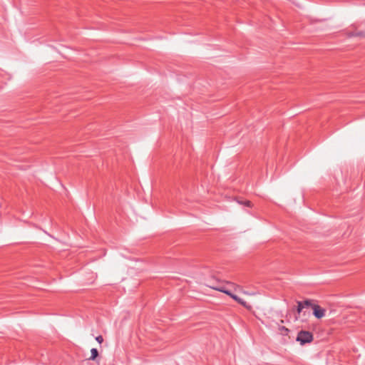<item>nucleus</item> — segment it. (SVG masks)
<instances>
[{"instance_id": "nucleus-3", "label": "nucleus", "mask_w": 365, "mask_h": 365, "mask_svg": "<svg viewBox=\"0 0 365 365\" xmlns=\"http://www.w3.org/2000/svg\"><path fill=\"white\" fill-rule=\"evenodd\" d=\"M313 314L317 319H321L325 316L326 310L317 304L312 305Z\"/></svg>"}, {"instance_id": "nucleus-10", "label": "nucleus", "mask_w": 365, "mask_h": 365, "mask_svg": "<svg viewBox=\"0 0 365 365\" xmlns=\"http://www.w3.org/2000/svg\"><path fill=\"white\" fill-rule=\"evenodd\" d=\"M365 36V35H364Z\"/></svg>"}, {"instance_id": "nucleus-6", "label": "nucleus", "mask_w": 365, "mask_h": 365, "mask_svg": "<svg viewBox=\"0 0 365 365\" xmlns=\"http://www.w3.org/2000/svg\"><path fill=\"white\" fill-rule=\"evenodd\" d=\"M279 331H280V334L282 335H287L289 331V330L287 328L280 325H279Z\"/></svg>"}, {"instance_id": "nucleus-2", "label": "nucleus", "mask_w": 365, "mask_h": 365, "mask_svg": "<svg viewBox=\"0 0 365 365\" xmlns=\"http://www.w3.org/2000/svg\"><path fill=\"white\" fill-rule=\"evenodd\" d=\"M297 341H299L301 345L311 343L313 341V335L309 331H301L298 333Z\"/></svg>"}, {"instance_id": "nucleus-1", "label": "nucleus", "mask_w": 365, "mask_h": 365, "mask_svg": "<svg viewBox=\"0 0 365 365\" xmlns=\"http://www.w3.org/2000/svg\"><path fill=\"white\" fill-rule=\"evenodd\" d=\"M202 284L212 289L225 293L247 309H252V306L250 305L243 298L240 297L239 294L242 293L247 296H253L255 294L254 292H249L244 290L242 287L240 285L233 282H226L227 286L230 287L228 288L226 286L221 284L219 279L214 277H210V279H205Z\"/></svg>"}, {"instance_id": "nucleus-7", "label": "nucleus", "mask_w": 365, "mask_h": 365, "mask_svg": "<svg viewBox=\"0 0 365 365\" xmlns=\"http://www.w3.org/2000/svg\"><path fill=\"white\" fill-rule=\"evenodd\" d=\"M96 340L99 343L101 344L103 341V339L102 336H98L96 337Z\"/></svg>"}, {"instance_id": "nucleus-9", "label": "nucleus", "mask_w": 365, "mask_h": 365, "mask_svg": "<svg viewBox=\"0 0 365 365\" xmlns=\"http://www.w3.org/2000/svg\"><path fill=\"white\" fill-rule=\"evenodd\" d=\"M349 36H353V34H349Z\"/></svg>"}, {"instance_id": "nucleus-8", "label": "nucleus", "mask_w": 365, "mask_h": 365, "mask_svg": "<svg viewBox=\"0 0 365 365\" xmlns=\"http://www.w3.org/2000/svg\"><path fill=\"white\" fill-rule=\"evenodd\" d=\"M243 205L247 206V207H252V204L250 201H245L244 202H242Z\"/></svg>"}, {"instance_id": "nucleus-5", "label": "nucleus", "mask_w": 365, "mask_h": 365, "mask_svg": "<svg viewBox=\"0 0 365 365\" xmlns=\"http://www.w3.org/2000/svg\"><path fill=\"white\" fill-rule=\"evenodd\" d=\"M91 357L89 358L90 360H95L98 356V350L95 348H93L91 349Z\"/></svg>"}, {"instance_id": "nucleus-4", "label": "nucleus", "mask_w": 365, "mask_h": 365, "mask_svg": "<svg viewBox=\"0 0 365 365\" xmlns=\"http://www.w3.org/2000/svg\"><path fill=\"white\" fill-rule=\"evenodd\" d=\"M297 304V312L299 314L302 312V310L303 309V308H304L305 306L308 307L312 305L309 300H306L304 302H298Z\"/></svg>"}]
</instances>
